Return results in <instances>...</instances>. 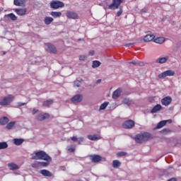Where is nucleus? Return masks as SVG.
<instances>
[{"instance_id":"f257e3e1","label":"nucleus","mask_w":181,"mask_h":181,"mask_svg":"<svg viewBox=\"0 0 181 181\" xmlns=\"http://www.w3.org/2000/svg\"><path fill=\"white\" fill-rule=\"evenodd\" d=\"M31 159H33L34 160H46V162H40V166H42V168H47L50 162H52V157L48 156L47 153L43 151L35 152Z\"/></svg>"},{"instance_id":"f03ea898","label":"nucleus","mask_w":181,"mask_h":181,"mask_svg":"<svg viewBox=\"0 0 181 181\" xmlns=\"http://www.w3.org/2000/svg\"><path fill=\"white\" fill-rule=\"evenodd\" d=\"M151 138V134L148 132L137 134L134 138L136 144H144V142L148 141Z\"/></svg>"},{"instance_id":"7ed1b4c3","label":"nucleus","mask_w":181,"mask_h":181,"mask_svg":"<svg viewBox=\"0 0 181 181\" xmlns=\"http://www.w3.org/2000/svg\"><path fill=\"white\" fill-rule=\"evenodd\" d=\"M13 100H15V96H13V95H8L0 101V105L4 107L9 105Z\"/></svg>"},{"instance_id":"20e7f679","label":"nucleus","mask_w":181,"mask_h":181,"mask_svg":"<svg viewBox=\"0 0 181 181\" xmlns=\"http://www.w3.org/2000/svg\"><path fill=\"white\" fill-rule=\"evenodd\" d=\"M49 6L52 9H59V8H64V3L61 1L54 0L50 2Z\"/></svg>"},{"instance_id":"39448f33","label":"nucleus","mask_w":181,"mask_h":181,"mask_svg":"<svg viewBox=\"0 0 181 181\" xmlns=\"http://www.w3.org/2000/svg\"><path fill=\"white\" fill-rule=\"evenodd\" d=\"M124 2V0H112V3L107 6V9L115 11L118 9L121 4Z\"/></svg>"},{"instance_id":"423d86ee","label":"nucleus","mask_w":181,"mask_h":181,"mask_svg":"<svg viewBox=\"0 0 181 181\" xmlns=\"http://www.w3.org/2000/svg\"><path fill=\"white\" fill-rule=\"evenodd\" d=\"M122 127L124 129H131L135 127V122L132 119L127 120L122 124Z\"/></svg>"},{"instance_id":"0eeeda50","label":"nucleus","mask_w":181,"mask_h":181,"mask_svg":"<svg viewBox=\"0 0 181 181\" xmlns=\"http://www.w3.org/2000/svg\"><path fill=\"white\" fill-rule=\"evenodd\" d=\"M172 76H175V71L167 70L158 74V78H165V77Z\"/></svg>"},{"instance_id":"6e6552de","label":"nucleus","mask_w":181,"mask_h":181,"mask_svg":"<svg viewBox=\"0 0 181 181\" xmlns=\"http://www.w3.org/2000/svg\"><path fill=\"white\" fill-rule=\"evenodd\" d=\"M71 101L74 103V104H77L78 103H81L83 101V95L78 94L71 98Z\"/></svg>"},{"instance_id":"1a4fd4ad","label":"nucleus","mask_w":181,"mask_h":181,"mask_svg":"<svg viewBox=\"0 0 181 181\" xmlns=\"http://www.w3.org/2000/svg\"><path fill=\"white\" fill-rule=\"evenodd\" d=\"M172 103V98L170 96H166L161 100L162 105H165L168 107V105H170Z\"/></svg>"},{"instance_id":"9d476101","label":"nucleus","mask_w":181,"mask_h":181,"mask_svg":"<svg viewBox=\"0 0 181 181\" xmlns=\"http://www.w3.org/2000/svg\"><path fill=\"white\" fill-rule=\"evenodd\" d=\"M14 12H16V13L18 15V16H24L26 12H28V10L26 9V8H15Z\"/></svg>"},{"instance_id":"9b49d317","label":"nucleus","mask_w":181,"mask_h":181,"mask_svg":"<svg viewBox=\"0 0 181 181\" xmlns=\"http://www.w3.org/2000/svg\"><path fill=\"white\" fill-rule=\"evenodd\" d=\"M66 17L68 19H78V15L77 13H74L73 11H68L66 12Z\"/></svg>"},{"instance_id":"f8f14e48","label":"nucleus","mask_w":181,"mask_h":181,"mask_svg":"<svg viewBox=\"0 0 181 181\" xmlns=\"http://www.w3.org/2000/svg\"><path fill=\"white\" fill-rule=\"evenodd\" d=\"M48 118H50L49 113L40 114L37 116V121H45V119H48Z\"/></svg>"},{"instance_id":"ddd939ff","label":"nucleus","mask_w":181,"mask_h":181,"mask_svg":"<svg viewBox=\"0 0 181 181\" xmlns=\"http://www.w3.org/2000/svg\"><path fill=\"white\" fill-rule=\"evenodd\" d=\"M90 158L93 163H98V162H100L101 159H103V157L100 155H92L90 156Z\"/></svg>"},{"instance_id":"4468645a","label":"nucleus","mask_w":181,"mask_h":181,"mask_svg":"<svg viewBox=\"0 0 181 181\" xmlns=\"http://www.w3.org/2000/svg\"><path fill=\"white\" fill-rule=\"evenodd\" d=\"M100 139L101 136L98 134H90L88 136V139H89V141H98Z\"/></svg>"},{"instance_id":"2eb2a0df","label":"nucleus","mask_w":181,"mask_h":181,"mask_svg":"<svg viewBox=\"0 0 181 181\" xmlns=\"http://www.w3.org/2000/svg\"><path fill=\"white\" fill-rule=\"evenodd\" d=\"M40 173L46 177H52V176H53V174L47 170H41Z\"/></svg>"},{"instance_id":"dca6fc26","label":"nucleus","mask_w":181,"mask_h":181,"mask_svg":"<svg viewBox=\"0 0 181 181\" xmlns=\"http://www.w3.org/2000/svg\"><path fill=\"white\" fill-rule=\"evenodd\" d=\"M47 46L49 51L51 53H53L54 54L57 53V49H56V47H54V45H53L50 43H48V44H47Z\"/></svg>"},{"instance_id":"f3484780","label":"nucleus","mask_w":181,"mask_h":181,"mask_svg":"<svg viewBox=\"0 0 181 181\" xmlns=\"http://www.w3.org/2000/svg\"><path fill=\"white\" fill-rule=\"evenodd\" d=\"M154 39H155V35H146L144 37V41L146 42H152V40H153Z\"/></svg>"},{"instance_id":"a211bd4d","label":"nucleus","mask_w":181,"mask_h":181,"mask_svg":"<svg viewBox=\"0 0 181 181\" xmlns=\"http://www.w3.org/2000/svg\"><path fill=\"white\" fill-rule=\"evenodd\" d=\"M161 110L162 105L158 104L153 107V109L151 110V114H155L156 112H158V111H160Z\"/></svg>"},{"instance_id":"6ab92c4d","label":"nucleus","mask_w":181,"mask_h":181,"mask_svg":"<svg viewBox=\"0 0 181 181\" xmlns=\"http://www.w3.org/2000/svg\"><path fill=\"white\" fill-rule=\"evenodd\" d=\"M121 89H117L115 90L112 93V98H114V100H117V98L121 95Z\"/></svg>"},{"instance_id":"aec40b11","label":"nucleus","mask_w":181,"mask_h":181,"mask_svg":"<svg viewBox=\"0 0 181 181\" xmlns=\"http://www.w3.org/2000/svg\"><path fill=\"white\" fill-rule=\"evenodd\" d=\"M168 120H163L158 123L157 126L156 127V129H160V128H163L165 125H166Z\"/></svg>"},{"instance_id":"412c9836","label":"nucleus","mask_w":181,"mask_h":181,"mask_svg":"<svg viewBox=\"0 0 181 181\" xmlns=\"http://www.w3.org/2000/svg\"><path fill=\"white\" fill-rule=\"evenodd\" d=\"M153 42L155 43H158V45H162V43H165V37H157L154 39Z\"/></svg>"},{"instance_id":"4be33fe9","label":"nucleus","mask_w":181,"mask_h":181,"mask_svg":"<svg viewBox=\"0 0 181 181\" xmlns=\"http://www.w3.org/2000/svg\"><path fill=\"white\" fill-rule=\"evenodd\" d=\"M9 122V118L7 117H3L0 118V124L1 125H6Z\"/></svg>"},{"instance_id":"5701e85b","label":"nucleus","mask_w":181,"mask_h":181,"mask_svg":"<svg viewBox=\"0 0 181 181\" xmlns=\"http://www.w3.org/2000/svg\"><path fill=\"white\" fill-rule=\"evenodd\" d=\"M24 141H25V140L23 139H13L14 144L16 145L17 146H19V145H22Z\"/></svg>"},{"instance_id":"b1692460","label":"nucleus","mask_w":181,"mask_h":181,"mask_svg":"<svg viewBox=\"0 0 181 181\" xmlns=\"http://www.w3.org/2000/svg\"><path fill=\"white\" fill-rule=\"evenodd\" d=\"M54 101L52 99H49L47 100H45L42 103V105L43 107H49L50 105H52L53 104Z\"/></svg>"},{"instance_id":"393cba45","label":"nucleus","mask_w":181,"mask_h":181,"mask_svg":"<svg viewBox=\"0 0 181 181\" xmlns=\"http://www.w3.org/2000/svg\"><path fill=\"white\" fill-rule=\"evenodd\" d=\"M8 166L11 170H16L19 169V166H18V165H16L13 163H8Z\"/></svg>"},{"instance_id":"a878e982","label":"nucleus","mask_w":181,"mask_h":181,"mask_svg":"<svg viewBox=\"0 0 181 181\" xmlns=\"http://www.w3.org/2000/svg\"><path fill=\"white\" fill-rule=\"evenodd\" d=\"M50 15L52 16V18H60V16H62V12L52 11Z\"/></svg>"},{"instance_id":"bb28decb","label":"nucleus","mask_w":181,"mask_h":181,"mask_svg":"<svg viewBox=\"0 0 181 181\" xmlns=\"http://www.w3.org/2000/svg\"><path fill=\"white\" fill-rule=\"evenodd\" d=\"M119 166H121V162H119V160H114L112 161V167L115 169H117V168H119Z\"/></svg>"},{"instance_id":"cd10ccee","label":"nucleus","mask_w":181,"mask_h":181,"mask_svg":"<svg viewBox=\"0 0 181 181\" xmlns=\"http://www.w3.org/2000/svg\"><path fill=\"white\" fill-rule=\"evenodd\" d=\"M53 21L54 19L52 17H45L44 19V23L45 25H50Z\"/></svg>"},{"instance_id":"c85d7f7f","label":"nucleus","mask_w":181,"mask_h":181,"mask_svg":"<svg viewBox=\"0 0 181 181\" xmlns=\"http://www.w3.org/2000/svg\"><path fill=\"white\" fill-rule=\"evenodd\" d=\"M25 4V0H14V5L16 6H22Z\"/></svg>"},{"instance_id":"c756f323","label":"nucleus","mask_w":181,"mask_h":181,"mask_svg":"<svg viewBox=\"0 0 181 181\" xmlns=\"http://www.w3.org/2000/svg\"><path fill=\"white\" fill-rule=\"evenodd\" d=\"M16 125V122H10L6 126V129H12Z\"/></svg>"},{"instance_id":"7c9ffc66","label":"nucleus","mask_w":181,"mask_h":181,"mask_svg":"<svg viewBox=\"0 0 181 181\" xmlns=\"http://www.w3.org/2000/svg\"><path fill=\"white\" fill-rule=\"evenodd\" d=\"M168 59H169V57H168L159 58L157 59V63L163 64V63H166V62H168Z\"/></svg>"},{"instance_id":"2f4dec72","label":"nucleus","mask_w":181,"mask_h":181,"mask_svg":"<svg viewBox=\"0 0 181 181\" xmlns=\"http://www.w3.org/2000/svg\"><path fill=\"white\" fill-rule=\"evenodd\" d=\"M6 16H7L8 18H10V19L11 21H17L18 20V17L16 16V15L13 14V13H11L9 14H7Z\"/></svg>"},{"instance_id":"473e14b6","label":"nucleus","mask_w":181,"mask_h":181,"mask_svg":"<svg viewBox=\"0 0 181 181\" xmlns=\"http://www.w3.org/2000/svg\"><path fill=\"white\" fill-rule=\"evenodd\" d=\"M100 66H101V62H100L99 61L93 62V64H92L93 69H97V67H100Z\"/></svg>"},{"instance_id":"72a5a7b5","label":"nucleus","mask_w":181,"mask_h":181,"mask_svg":"<svg viewBox=\"0 0 181 181\" xmlns=\"http://www.w3.org/2000/svg\"><path fill=\"white\" fill-rule=\"evenodd\" d=\"M32 168H33L34 169H39V168L40 167V163L39 161H36L33 163L31 164Z\"/></svg>"},{"instance_id":"f704fd0d","label":"nucleus","mask_w":181,"mask_h":181,"mask_svg":"<svg viewBox=\"0 0 181 181\" xmlns=\"http://www.w3.org/2000/svg\"><path fill=\"white\" fill-rule=\"evenodd\" d=\"M8 148V143L4 141V142H0V150L1 149H6Z\"/></svg>"},{"instance_id":"c9c22d12","label":"nucleus","mask_w":181,"mask_h":181,"mask_svg":"<svg viewBox=\"0 0 181 181\" xmlns=\"http://www.w3.org/2000/svg\"><path fill=\"white\" fill-rule=\"evenodd\" d=\"M124 104H126L127 105H131L132 104V100H129L128 98H125L123 100Z\"/></svg>"},{"instance_id":"e433bc0d","label":"nucleus","mask_w":181,"mask_h":181,"mask_svg":"<svg viewBox=\"0 0 181 181\" xmlns=\"http://www.w3.org/2000/svg\"><path fill=\"white\" fill-rule=\"evenodd\" d=\"M108 104H110V103L108 102H105L103 103L100 107V110H105V108H107V107L108 106Z\"/></svg>"},{"instance_id":"4c0bfd02","label":"nucleus","mask_w":181,"mask_h":181,"mask_svg":"<svg viewBox=\"0 0 181 181\" xmlns=\"http://www.w3.org/2000/svg\"><path fill=\"white\" fill-rule=\"evenodd\" d=\"M129 64H134V66H136V64H139V66H144V63L142 62H136V61H132L129 62Z\"/></svg>"},{"instance_id":"58836bf2","label":"nucleus","mask_w":181,"mask_h":181,"mask_svg":"<svg viewBox=\"0 0 181 181\" xmlns=\"http://www.w3.org/2000/svg\"><path fill=\"white\" fill-rule=\"evenodd\" d=\"M127 155V153L126 152H124V151H119V152H117V156L118 158L121 157V156H126Z\"/></svg>"},{"instance_id":"ea45409f","label":"nucleus","mask_w":181,"mask_h":181,"mask_svg":"<svg viewBox=\"0 0 181 181\" xmlns=\"http://www.w3.org/2000/svg\"><path fill=\"white\" fill-rule=\"evenodd\" d=\"M122 12H124V10L122 9V7H120L119 11L117 12L116 16L119 17L122 15Z\"/></svg>"},{"instance_id":"a19ab883","label":"nucleus","mask_w":181,"mask_h":181,"mask_svg":"<svg viewBox=\"0 0 181 181\" xmlns=\"http://www.w3.org/2000/svg\"><path fill=\"white\" fill-rule=\"evenodd\" d=\"M86 59H87V55H80L79 56V60L81 62H84Z\"/></svg>"},{"instance_id":"79ce46f5","label":"nucleus","mask_w":181,"mask_h":181,"mask_svg":"<svg viewBox=\"0 0 181 181\" xmlns=\"http://www.w3.org/2000/svg\"><path fill=\"white\" fill-rule=\"evenodd\" d=\"M81 142H84V137H79L78 139V145H81Z\"/></svg>"},{"instance_id":"37998d69","label":"nucleus","mask_w":181,"mask_h":181,"mask_svg":"<svg viewBox=\"0 0 181 181\" xmlns=\"http://www.w3.org/2000/svg\"><path fill=\"white\" fill-rule=\"evenodd\" d=\"M68 152H70V153H73L76 151L75 148H69L67 149Z\"/></svg>"},{"instance_id":"c03bdc74","label":"nucleus","mask_w":181,"mask_h":181,"mask_svg":"<svg viewBox=\"0 0 181 181\" xmlns=\"http://www.w3.org/2000/svg\"><path fill=\"white\" fill-rule=\"evenodd\" d=\"M71 141H73V142H77V141H78V139L77 138V136H73L71 138Z\"/></svg>"},{"instance_id":"a18cd8bd","label":"nucleus","mask_w":181,"mask_h":181,"mask_svg":"<svg viewBox=\"0 0 181 181\" xmlns=\"http://www.w3.org/2000/svg\"><path fill=\"white\" fill-rule=\"evenodd\" d=\"M141 13H146V12H148V9L147 8H143L141 10Z\"/></svg>"},{"instance_id":"49530a36","label":"nucleus","mask_w":181,"mask_h":181,"mask_svg":"<svg viewBox=\"0 0 181 181\" xmlns=\"http://www.w3.org/2000/svg\"><path fill=\"white\" fill-rule=\"evenodd\" d=\"M39 110H36V109H33L32 111V114L33 115H35V114H36V112H38Z\"/></svg>"},{"instance_id":"de8ad7c7","label":"nucleus","mask_w":181,"mask_h":181,"mask_svg":"<svg viewBox=\"0 0 181 181\" xmlns=\"http://www.w3.org/2000/svg\"><path fill=\"white\" fill-rule=\"evenodd\" d=\"M94 53H95L94 50L89 51V56H94Z\"/></svg>"},{"instance_id":"09e8293b","label":"nucleus","mask_w":181,"mask_h":181,"mask_svg":"<svg viewBox=\"0 0 181 181\" xmlns=\"http://www.w3.org/2000/svg\"><path fill=\"white\" fill-rule=\"evenodd\" d=\"M23 105H26V103H18V107H23Z\"/></svg>"},{"instance_id":"8fccbe9b","label":"nucleus","mask_w":181,"mask_h":181,"mask_svg":"<svg viewBox=\"0 0 181 181\" xmlns=\"http://www.w3.org/2000/svg\"><path fill=\"white\" fill-rule=\"evenodd\" d=\"M132 45H134L133 43H129L125 45L126 47H129V46H132Z\"/></svg>"},{"instance_id":"3c124183","label":"nucleus","mask_w":181,"mask_h":181,"mask_svg":"<svg viewBox=\"0 0 181 181\" xmlns=\"http://www.w3.org/2000/svg\"><path fill=\"white\" fill-rule=\"evenodd\" d=\"M74 87H80V83L74 84Z\"/></svg>"},{"instance_id":"603ef678","label":"nucleus","mask_w":181,"mask_h":181,"mask_svg":"<svg viewBox=\"0 0 181 181\" xmlns=\"http://www.w3.org/2000/svg\"><path fill=\"white\" fill-rule=\"evenodd\" d=\"M4 11V8H0V14L2 13V11Z\"/></svg>"},{"instance_id":"864d4df0","label":"nucleus","mask_w":181,"mask_h":181,"mask_svg":"<svg viewBox=\"0 0 181 181\" xmlns=\"http://www.w3.org/2000/svg\"><path fill=\"white\" fill-rule=\"evenodd\" d=\"M100 83H101V79H98V80L97 81V83H98V84Z\"/></svg>"},{"instance_id":"5fc2aeb1","label":"nucleus","mask_w":181,"mask_h":181,"mask_svg":"<svg viewBox=\"0 0 181 181\" xmlns=\"http://www.w3.org/2000/svg\"><path fill=\"white\" fill-rule=\"evenodd\" d=\"M167 122H172V119H168V120H167Z\"/></svg>"},{"instance_id":"6e6d98bb","label":"nucleus","mask_w":181,"mask_h":181,"mask_svg":"<svg viewBox=\"0 0 181 181\" xmlns=\"http://www.w3.org/2000/svg\"><path fill=\"white\" fill-rule=\"evenodd\" d=\"M163 132H166V129H163Z\"/></svg>"}]
</instances>
